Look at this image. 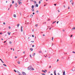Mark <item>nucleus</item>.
Masks as SVG:
<instances>
[{"label": "nucleus", "instance_id": "nucleus-1", "mask_svg": "<svg viewBox=\"0 0 75 75\" xmlns=\"http://www.w3.org/2000/svg\"><path fill=\"white\" fill-rule=\"evenodd\" d=\"M31 68H32V66H29L28 68V70H30Z\"/></svg>", "mask_w": 75, "mask_h": 75}, {"label": "nucleus", "instance_id": "nucleus-2", "mask_svg": "<svg viewBox=\"0 0 75 75\" xmlns=\"http://www.w3.org/2000/svg\"><path fill=\"white\" fill-rule=\"evenodd\" d=\"M18 3L19 4H21L22 3L21 2V1H20L19 0L18 1Z\"/></svg>", "mask_w": 75, "mask_h": 75}, {"label": "nucleus", "instance_id": "nucleus-3", "mask_svg": "<svg viewBox=\"0 0 75 75\" xmlns=\"http://www.w3.org/2000/svg\"><path fill=\"white\" fill-rule=\"evenodd\" d=\"M22 74H23V75H26V74H25V73L24 72H22Z\"/></svg>", "mask_w": 75, "mask_h": 75}, {"label": "nucleus", "instance_id": "nucleus-4", "mask_svg": "<svg viewBox=\"0 0 75 75\" xmlns=\"http://www.w3.org/2000/svg\"><path fill=\"white\" fill-rule=\"evenodd\" d=\"M15 6L16 7H17V4L16 3L15 4Z\"/></svg>", "mask_w": 75, "mask_h": 75}, {"label": "nucleus", "instance_id": "nucleus-5", "mask_svg": "<svg viewBox=\"0 0 75 75\" xmlns=\"http://www.w3.org/2000/svg\"><path fill=\"white\" fill-rule=\"evenodd\" d=\"M63 75H66L65 74V71H64L63 73Z\"/></svg>", "mask_w": 75, "mask_h": 75}, {"label": "nucleus", "instance_id": "nucleus-6", "mask_svg": "<svg viewBox=\"0 0 75 75\" xmlns=\"http://www.w3.org/2000/svg\"><path fill=\"white\" fill-rule=\"evenodd\" d=\"M75 27H74L71 30V31H74V30H75Z\"/></svg>", "mask_w": 75, "mask_h": 75}, {"label": "nucleus", "instance_id": "nucleus-7", "mask_svg": "<svg viewBox=\"0 0 75 75\" xmlns=\"http://www.w3.org/2000/svg\"><path fill=\"white\" fill-rule=\"evenodd\" d=\"M21 32H23V26H21Z\"/></svg>", "mask_w": 75, "mask_h": 75}, {"label": "nucleus", "instance_id": "nucleus-8", "mask_svg": "<svg viewBox=\"0 0 75 75\" xmlns=\"http://www.w3.org/2000/svg\"><path fill=\"white\" fill-rule=\"evenodd\" d=\"M8 35H10V34H11V33H10V32H8Z\"/></svg>", "mask_w": 75, "mask_h": 75}, {"label": "nucleus", "instance_id": "nucleus-9", "mask_svg": "<svg viewBox=\"0 0 75 75\" xmlns=\"http://www.w3.org/2000/svg\"><path fill=\"white\" fill-rule=\"evenodd\" d=\"M13 17H15V18H16V14H13Z\"/></svg>", "mask_w": 75, "mask_h": 75}, {"label": "nucleus", "instance_id": "nucleus-10", "mask_svg": "<svg viewBox=\"0 0 75 75\" xmlns=\"http://www.w3.org/2000/svg\"><path fill=\"white\" fill-rule=\"evenodd\" d=\"M42 71L43 72H44V73H46V71L44 70H42Z\"/></svg>", "mask_w": 75, "mask_h": 75}, {"label": "nucleus", "instance_id": "nucleus-11", "mask_svg": "<svg viewBox=\"0 0 75 75\" xmlns=\"http://www.w3.org/2000/svg\"><path fill=\"white\" fill-rule=\"evenodd\" d=\"M32 8H34V5H32Z\"/></svg>", "mask_w": 75, "mask_h": 75}, {"label": "nucleus", "instance_id": "nucleus-12", "mask_svg": "<svg viewBox=\"0 0 75 75\" xmlns=\"http://www.w3.org/2000/svg\"><path fill=\"white\" fill-rule=\"evenodd\" d=\"M30 50L31 51H33V48H30Z\"/></svg>", "mask_w": 75, "mask_h": 75}, {"label": "nucleus", "instance_id": "nucleus-13", "mask_svg": "<svg viewBox=\"0 0 75 75\" xmlns=\"http://www.w3.org/2000/svg\"><path fill=\"white\" fill-rule=\"evenodd\" d=\"M19 25H20V24H18L17 25V26L18 27L19 26Z\"/></svg>", "mask_w": 75, "mask_h": 75}, {"label": "nucleus", "instance_id": "nucleus-14", "mask_svg": "<svg viewBox=\"0 0 75 75\" xmlns=\"http://www.w3.org/2000/svg\"><path fill=\"white\" fill-rule=\"evenodd\" d=\"M38 4H36V7H38Z\"/></svg>", "mask_w": 75, "mask_h": 75}, {"label": "nucleus", "instance_id": "nucleus-15", "mask_svg": "<svg viewBox=\"0 0 75 75\" xmlns=\"http://www.w3.org/2000/svg\"><path fill=\"white\" fill-rule=\"evenodd\" d=\"M32 11H34V9L33 8H32Z\"/></svg>", "mask_w": 75, "mask_h": 75}, {"label": "nucleus", "instance_id": "nucleus-16", "mask_svg": "<svg viewBox=\"0 0 75 75\" xmlns=\"http://www.w3.org/2000/svg\"><path fill=\"white\" fill-rule=\"evenodd\" d=\"M30 17H33V15H30Z\"/></svg>", "mask_w": 75, "mask_h": 75}, {"label": "nucleus", "instance_id": "nucleus-17", "mask_svg": "<svg viewBox=\"0 0 75 75\" xmlns=\"http://www.w3.org/2000/svg\"><path fill=\"white\" fill-rule=\"evenodd\" d=\"M38 4H41V1H39Z\"/></svg>", "mask_w": 75, "mask_h": 75}, {"label": "nucleus", "instance_id": "nucleus-18", "mask_svg": "<svg viewBox=\"0 0 75 75\" xmlns=\"http://www.w3.org/2000/svg\"><path fill=\"white\" fill-rule=\"evenodd\" d=\"M56 73V70H55L54 71V74H55Z\"/></svg>", "mask_w": 75, "mask_h": 75}, {"label": "nucleus", "instance_id": "nucleus-19", "mask_svg": "<svg viewBox=\"0 0 75 75\" xmlns=\"http://www.w3.org/2000/svg\"><path fill=\"white\" fill-rule=\"evenodd\" d=\"M25 61H26V62H27V61H28V58L26 59H25Z\"/></svg>", "mask_w": 75, "mask_h": 75}, {"label": "nucleus", "instance_id": "nucleus-20", "mask_svg": "<svg viewBox=\"0 0 75 75\" xmlns=\"http://www.w3.org/2000/svg\"><path fill=\"white\" fill-rule=\"evenodd\" d=\"M33 2L35 4L36 3H37V2H36V1H33Z\"/></svg>", "mask_w": 75, "mask_h": 75}, {"label": "nucleus", "instance_id": "nucleus-21", "mask_svg": "<svg viewBox=\"0 0 75 75\" xmlns=\"http://www.w3.org/2000/svg\"><path fill=\"white\" fill-rule=\"evenodd\" d=\"M3 65H4V66H5V67H7V66L6 65L4 64H3Z\"/></svg>", "mask_w": 75, "mask_h": 75}, {"label": "nucleus", "instance_id": "nucleus-22", "mask_svg": "<svg viewBox=\"0 0 75 75\" xmlns=\"http://www.w3.org/2000/svg\"><path fill=\"white\" fill-rule=\"evenodd\" d=\"M56 22H57V21H55L54 22H53V23L52 24H54V23H56Z\"/></svg>", "mask_w": 75, "mask_h": 75}, {"label": "nucleus", "instance_id": "nucleus-23", "mask_svg": "<svg viewBox=\"0 0 75 75\" xmlns=\"http://www.w3.org/2000/svg\"><path fill=\"white\" fill-rule=\"evenodd\" d=\"M71 4H72V6H74V2H73H73H72V3H71Z\"/></svg>", "mask_w": 75, "mask_h": 75}, {"label": "nucleus", "instance_id": "nucleus-24", "mask_svg": "<svg viewBox=\"0 0 75 75\" xmlns=\"http://www.w3.org/2000/svg\"><path fill=\"white\" fill-rule=\"evenodd\" d=\"M11 42H9V44H11Z\"/></svg>", "mask_w": 75, "mask_h": 75}, {"label": "nucleus", "instance_id": "nucleus-25", "mask_svg": "<svg viewBox=\"0 0 75 75\" xmlns=\"http://www.w3.org/2000/svg\"><path fill=\"white\" fill-rule=\"evenodd\" d=\"M36 13H37V14H38V11H36Z\"/></svg>", "mask_w": 75, "mask_h": 75}, {"label": "nucleus", "instance_id": "nucleus-26", "mask_svg": "<svg viewBox=\"0 0 75 75\" xmlns=\"http://www.w3.org/2000/svg\"><path fill=\"white\" fill-rule=\"evenodd\" d=\"M42 75H45V74H44V73H42Z\"/></svg>", "mask_w": 75, "mask_h": 75}, {"label": "nucleus", "instance_id": "nucleus-27", "mask_svg": "<svg viewBox=\"0 0 75 75\" xmlns=\"http://www.w3.org/2000/svg\"><path fill=\"white\" fill-rule=\"evenodd\" d=\"M35 55V53H34L33 54V56H34V55Z\"/></svg>", "mask_w": 75, "mask_h": 75}, {"label": "nucleus", "instance_id": "nucleus-28", "mask_svg": "<svg viewBox=\"0 0 75 75\" xmlns=\"http://www.w3.org/2000/svg\"><path fill=\"white\" fill-rule=\"evenodd\" d=\"M12 4H14V1H12Z\"/></svg>", "mask_w": 75, "mask_h": 75}, {"label": "nucleus", "instance_id": "nucleus-29", "mask_svg": "<svg viewBox=\"0 0 75 75\" xmlns=\"http://www.w3.org/2000/svg\"><path fill=\"white\" fill-rule=\"evenodd\" d=\"M70 2H73V1H72V0H71L70 1Z\"/></svg>", "mask_w": 75, "mask_h": 75}, {"label": "nucleus", "instance_id": "nucleus-30", "mask_svg": "<svg viewBox=\"0 0 75 75\" xmlns=\"http://www.w3.org/2000/svg\"><path fill=\"white\" fill-rule=\"evenodd\" d=\"M11 6H12V4H11L10 5V7H11Z\"/></svg>", "mask_w": 75, "mask_h": 75}, {"label": "nucleus", "instance_id": "nucleus-31", "mask_svg": "<svg viewBox=\"0 0 75 75\" xmlns=\"http://www.w3.org/2000/svg\"><path fill=\"white\" fill-rule=\"evenodd\" d=\"M35 26L36 27H37V26H38V24H36L35 25Z\"/></svg>", "mask_w": 75, "mask_h": 75}, {"label": "nucleus", "instance_id": "nucleus-32", "mask_svg": "<svg viewBox=\"0 0 75 75\" xmlns=\"http://www.w3.org/2000/svg\"><path fill=\"white\" fill-rule=\"evenodd\" d=\"M18 63L19 64H20V62L18 61Z\"/></svg>", "mask_w": 75, "mask_h": 75}, {"label": "nucleus", "instance_id": "nucleus-33", "mask_svg": "<svg viewBox=\"0 0 75 75\" xmlns=\"http://www.w3.org/2000/svg\"><path fill=\"white\" fill-rule=\"evenodd\" d=\"M8 28H9V29H10L11 28V27H10V26H9Z\"/></svg>", "mask_w": 75, "mask_h": 75}, {"label": "nucleus", "instance_id": "nucleus-34", "mask_svg": "<svg viewBox=\"0 0 75 75\" xmlns=\"http://www.w3.org/2000/svg\"><path fill=\"white\" fill-rule=\"evenodd\" d=\"M14 72H17V71H16V70H14Z\"/></svg>", "mask_w": 75, "mask_h": 75}, {"label": "nucleus", "instance_id": "nucleus-35", "mask_svg": "<svg viewBox=\"0 0 75 75\" xmlns=\"http://www.w3.org/2000/svg\"><path fill=\"white\" fill-rule=\"evenodd\" d=\"M31 42H34V41H31Z\"/></svg>", "mask_w": 75, "mask_h": 75}, {"label": "nucleus", "instance_id": "nucleus-36", "mask_svg": "<svg viewBox=\"0 0 75 75\" xmlns=\"http://www.w3.org/2000/svg\"><path fill=\"white\" fill-rule=\"evenodd\" d=\"M57 11L59 13V12H60V11H59V10H58Z\"/></svg>", "mask_w": 75, "mask_h": 75}, {"label": "nucleus", "instance_id": "nucleus-37", "mask_svg": "<svg viewBox=\"0 0 75 75\" xmlns=\"http://www.w3.org/2000/svg\"><path fill=\"white\" fill-rule=\"evenodd\" d=\"M3 24H4V25L6 24V23H5V22H4L3 23Z\"/></svg>", "mask_w": 75, "mask_h": 75}, {"label": "nucleus", "instance_id": "nucleus-38", "mask_svg": "<svg viewBox=\"0 0 75 75\" xmlns=\"http://www.w3.org/2000/svg\"><path fill=\"white\" fill-rule=\"evenodd\" d=\"M33 70H34V69H32V71H33Z\"/></svg>", "mask_w": 75, "mask_h": 75}, {"label": "nucleus", "instance_id": "nucleus-39", "mask_svg": "<svg viewBox=\"0 0 75 75\" xmlns=\"http://www.w3.org/2000/svg\"><path fill=\"white\" fill-rule=\"evenodd\" d=\"M32 47H34V45H32Z\"/></svg>", "mask_w": 75, "mask_h": 75}, {"label": "nucleus", "instance_id": "nucleus-40", "mask_svg": "<svg viewBox=\"0 0 75 75\" xmlns=\"http://www.w3.org/2000/svg\"><path fill=\"white\" fill-rule=\"evenodd\" d=\"M1 62H2V63H4V62H3V61H2V60H1Z\"/></svg>", "mask_w": 75, "mask_h": 75}, {"label": "nucleus", "instance_id": "nucleus-41", "mask_svg": "<svg viewBox=\"0 0 75 75\" xmlns=\"http://www.w3.org/2000/svg\"><path fill=\"white\" fill-rule=\"evenodd\" d=\"M73 53H74V54H75V52H72Z\"/></svg>", "mask_w": 75, "mask_h": 75}, {"label": "nucleus", "instance_id": "nucleus-42", "mask_svg": "<svg viewBox=\"0 0 75 75\" xmlns=\"http://www.w3.org/2000/svg\"><path fill=\"white\" fill-rule=\"evenodd\" d=\"M15 58H17V56H15Z\"/></svg>", "mask_w": 75, "mask_h": 75}, {"label": "nucleus", "instance_id": "nucleus-43", "mask_svg": "<svg viewBox=\"0 0 75 75\" xmlns=\"http://www.w3.org/2000/svg\"><path fill=\"white\" fill-rule=\"evenodd\" d=\"M49 68H51V66H49Z\"/></svg>", "mask_w": 75, "mask_h": 75}, {"label": "nucleus", "instance_id": "nucleus-44", "mask_svg": "<svg viewBox=\"0 0 75 75\" xmlns=\"http://www.w3.org/2000/svg\"><path fill=\"white\" fill-rule=\"evenodd\" d=\"M32 37H34V35H32Z\"/></svg>", "mask_w": 75, "mask_h": 75}, {"label": "nucleus", "instance_id": "nucleus-45", "mask_svg": "<svg viewBox=\"0 0 75 75\" xmlns=\"http://www.w3.org/2000/svg\"><path fill=\"white\" fill-rule=\"evenodd\" d=\"M59 61V59H57V62H58Z\"/></svg>", "mask_w": 75, "mask_h": 75}, {"label": "nucleus", "instance_id": "nucleus-46", "mask_svg": "<svg viewBox=\"0 0 75 75\" xmlns=\"http://www.w3.org/2000/svg\"><path fill=\"white\" fill-rule=\"evenodd\" d=\"M43 24H46V22H44Z\"/></svg>", "mask_w": 75, "mask_h": 75}, {"label": "nucleus", "instance_id": "nucleus-47", "mask_svg": "<svg viewBox=\"0 0 75 75\" xmlns=\"http://www.w3.org/2000/svg\"><path fill=\"white\" fill-rule=\"evenodd\" d=\"M57 74L58 75H60V74H59V73H58Z\"/></svg>", "mask_w": 75, "mask_h": 75}, {"label": "nucleus", "instance_id": "nucleus-48", "mask_svg": "<svg viewBox=\"0 0 75 75\" xmlns=\"http://www.w3.org/2000/svg\"><path fill=\"white\" fill-rule=\"evenodd\" d=\"M72 37V35H71V37Z\"/></svg>", "mask_w": 75, "mask_h": 75}, {"label": "nucleus", "instance_id": "nucleus-49", "mask_svg": "<svg viewBox=\"0 0 75 75\" xmlns=\"http://www.w3.org/2000/svg\"><path fill=\"white\" fill-rule=\"evenodd\" d=\"M30 57H31V58H32V57L31 56V55H30Z\"/></svg>", "mask_w": 75, "mask_h": 75}, {"label": "nucleus", "instance_id": "nucleus-50", "mask_svg": "<svg viewBox=\"0 0 75 75\" xmlns=\"http://www.w3.org/2000/svg\"><path fill=\"white\" fill-rule=\"evenodd\" d=\"M53 39H54V38H52V40H53Z\"/></svg>", "mask_w": 75, "mask_h": 75}, {"label": "nucleus", "instance_id": "nucleus-51", "mask_svg": "<svg viewBox=\"0 0 75 75\" xmlns=\"http://www.w3.org/2000/svg\"><path fill=\"white\" fill-rule=\"evenodd\" d=\"M64 8H65V6L64 5Z\"/></svg>", "mask_w": 75, "mask_h": 75}, {"label": "nucleus", "instance_id": "nucleus-52", "mask_svg": "<svg viewBox=\"0 0 75 75\" xmlns=\"http://www.w3.org/2000/svg\"><path fill=\"white\" fill-rule=\"evenodd\" d=\"M54 5L55 6H56L57 5V4H54Z\"/></svg>", "mask_w": 75, "mask_h": 75}, {"label": "nucleus", "instance_id": "nucleus-53", "mask_svg": "<svg viewBox=\"0 0 75 75\" xmlns=\"http://www.w3.org/2000/svg\"><path fill=\"white\" fill-rule=\"evenodd\" d=\"M39 52H40V53H41V51H39Z\"/></svg>", "mask_w": 75, "mask_h": 75}, {"label": "nucleus", "instance_id": "nucleus-54", "mask_svg": "<svg viewBox=\"0 0 75 75\" xmlns=\"http://www.w3.org/2000/svg\"><path fill=\"white\" fill-rule=\"evenodd\" d=\"M45 34H43V36H45Z\"/></svg>", "mask_w": 75, "mask_h": 75}, {"label": "nucleus", "instance_id": "nucleus-55", "mask_svg": "<svg viewBox=\"0 0 75 75\" xmlns=\"http://www.w3.org/2000/svg\"><path fill=\"white\" fill-rule=\"evenodd\" d=\"M58 23H59V21H58L57 22V24H58Z\"/></svg>", "mask_w": 75, "mask_h": 75}, {"label": "nucleus", "instance_id": "nucleus-56", "mask_svg": "<svg viewBox=\"0 0 75 75\" xmlns=\"http://www.w3.org/2000/svg\"><path fill=\"white\" fill-rule=\"evenodd\" d=\"M72 71H74V70H73V69L72 70Z\"/></svg>", "mask_w": 75, "mask_h": 75}, {"label": "nucleus", "instance_id": "nucleus-57", "mask_svg": "<svg viewBox=\"0 0 75 75\" xmlns=\"http://www.w3.org/2000/svg\"><path fill=\"white\" fill-rule=\"evenodd\" d=\"M69 8H70L69 7H69H68V9H69Z\"/></svg>", "mask_w": 75, "mask_h": 75}, {"label": "nucleus", "instance_id": "nucleus-58", "mask_svg": "<svg viewBox=\"0 0 75 75\" xmlns=\"http://www.w3.org/2000/svg\"><path fill=\"white\" fill-rule=\"evenodd\" d=\"M31 1H33V0H30Z\"/></svg>", "mask_w": 75, "mask_h": 75}, {"label": "nucleus", "instance_id": "nucleus-59", "mask_svg": "<svg viewBox=\"0 0 75 75\" xmlns=\"http://www.w3.org/2000/svg\"><path fill=\"white\" fill-rule=\"evenodd\" d=\"M63 32L65 31V30H63Z\"/></svg>", "mask_w": 75, "mask_h": 75}, {"label": "nucleus", "instance_id": "nucleus-60", "mask_svg": "<svg viewBox=\"0 0 75 75\" xmlns=\"http://www.w3.org/2000/svg\"><path fill=\"white\" fill-rule=\"evenodd\" d=\"M54 75H56L57 74H56V73H54Z\"/></svg>", "mask_w": 75, "mask_h": 75}, {"label": "nucleus", "instance_id": "nucleus-61", "mask_svg": "<svg viewBox=\"0 0 75 75\" xmlns=\"http://www.w3.org/2000/svg\"><path fill=\"white\" fill-rule=\"evenodd\" d=\"M27 24H29V23H27Z\"/></svg>", "mask_w": 75, "mask_h": 75}, {"label": "nucleus", "instance_id": "nucleus-62", "mask_svg": "<svg viewBox=\"0 0 75 75\" xmlns=\"http://www.w3.org/2000/svg\"><path fill=\"white\" fill-rule=\"evenodd\" d=\"M23 54H25V52H24V51L23 52Z\"/></svg>", "mask_w": 75, "mask_h": 75}, {"label": "nucleus", "instance_id": "nucleus-63", "mask_svg": "<svg viewBox=\"0 0 75 75\" xmlns=\"http://www.w3.org/2000/svg\"><path fill=\"white\" fill-rule=\"evenodd\" d=\"M34 14H35V13H33V14L34 15Z\"/></svg>", "mask_w": 75, "mask_h": 75}, {"label": "nucleus", "instance_id": "nucleus-64", "mask_svg": "<svg viewBox=\"0 0 75 75\" xmlns=\"http://www.w3.org/2000/svg\"><path fill=\"white\" fill-rule=\"evenodd\" d=\"M50 75H52V74H50Z\"/></svg>", "mask_w": 75, "mask_h": 75}]
</instances>
